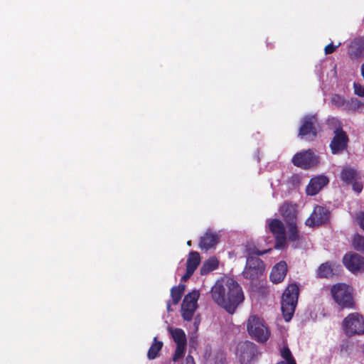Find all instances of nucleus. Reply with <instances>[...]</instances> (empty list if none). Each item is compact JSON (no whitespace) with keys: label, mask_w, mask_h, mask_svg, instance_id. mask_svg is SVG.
Listing matches in <instances>:
<instances>
[{"label":"nucleus","mask_w":364,"mask_h":364,"mask_svg":"<svg viewBox=\"0 0 364 364\" xmlns=\"http://www.w3.org/2000/svg\"><path fill=\"white\" fill-rule=\"evenodd\" d=\"M210 293L215 303L230 314L235 311L245 299L241 287L231 278L221 282H217L212 287Z\"/></svg>","instance_id":"obj_1"},{"label":"nucleus","mask_w":364,"mask_h":364,"mask_svg":"<svg viewBox=\"0 0 364 364\" xmlns=\"http://www.w3.org/2000/svg\"><path fill=\"white\" fill-rule=\"evenodd\" d=\"M269 251L270 250L260 251L249 249L247 250L248 256L246 260V265L242 272L244 278L253 281L263 274L265 270V264L261 259L254 255H263Z\"/></svg>","instance_id":"obj_2"},{"label":"nucleus","mask_w":364,"mask_h":364,"mask_svg":"<svg viewBox=\"0 0 364 364\" xmlns=\"http://www.w3.org/2000/svg\"><path fill=\"white\" fill-rule=\"evenodd\" d=\"M299 295V286L292 283L284 289L282 297V312L286 321H289L294 314Z\"/></svg>","instance_id":"obj_3"},{"label":"nucleus","mask_w":364,"mask_h":364,"mask_svg":"<svg viewBox=\"0 0 364 364\" xmlns=\"http://www.w3.org/2000/svg\"><path fill=\"white\" fill-rule=\"evenodd\" d=\"M331 294L341 309H355L356 308L352 290L348 285L342 283L333 285L331 288Z\"/></svg>","instance_id":"obj_4"},{"label":"nucleus","mask_w":364,"mask_h":364,"mask_svg":"<svg viewBox=\"0 0 364 364\" xmlns=\"http://www.w3.org/2000/svg\"><path fill=\"white\" fill-rule=\"evenodd\" d=\"M341 328L348 337L364 335V316L358 312L348 314L342 321Z\"/></svg>","instance_id":"obj_5"},{"label":"nucleus","mask_w":364,"mask_h":364,"mask_svg":"<svg viewBox=\"0 0 364 364\" xmlns=\"http://www.w3.org/2000/svg\"><path fill=\"white\" fill-rule=\"evenodd\" d=\"M319 129V122L316 115H306L301 120L298 136L301 139L311 141L316 138Z\"/></svg>","instance_id":"obj_6"},{"label":"nucleus","mask_w":364,"mask_h":364,"mask_svg":"<svg viewBox=\"0 0 364 364\" xmlns=\"http://www.w3.org/2000/svg\"><path fill=\"white\" fill-rule=\"evenodd\" d=\"M247 329L250 336L255 340L264 343L269 337L270 333L264 325L263 320L252 315L247 321Z\"/></svg>","instance_id":"obj_7"},{"label":"nucleus","mask_w":364,"mask_h":364,"mask_svg":"<svg viewBox=\"0 0 364 364\" xmlns=\"http://www.w3.org/2000/svg\"><path fill=\"white\" fill-rule=\"evenodd\" d=\"M292 164L302 169H310L318 164V156L311 149L296 153L291 159Z\"/></svg>","instance_id":"obj_8"},{"label":"nucleus","mask_w":364,"mask_h":364,"mask_svg":"<svg viewBox=\"0 0 364 364\" xmlns=\"http://www.w3.org/2000/svg\"><path fill=\"white\" fill-rule=\"evenodd\" d=\"M237 355L241 364H250L258 355L257 346L248 341L240 342L237 347Z\"/></svg>","instance_id":"obj_9"},{"label":"nucleus","mask_w":364,"mask_h":364,"mask_svg":"<svg viewBox=\"0 0 364 364\" xmlns=\"http://www.w3.org/2000/svg\"><path fill=\"white\" fill-rule=\"evenodd\" d=\"M200 294L194 290L184 296L181 304V316L185 321H191L198 308L197 301Z\"/></svg>","instance_id":"obj_10"},{"label":"nucleus","mask_w":364,"mask_h":364,"mask_svg":"<svg viewBox=\"0 0 364 364\" xmlns=\"http://www.w3.org/2000/svg\"><path fill=\"white\" fill-rule=\"evenodd\" d=\"M268 228L275 239L276 249L283 248L286 245L287 236L283 223L279 219H269L267 220Z\"/></svg>","instance_id":"obj_11"},{"label":"nucleus","mask_w":364,"mask_h":364,"mask_svg":"<svg viewBox=\"0 0 364 364\" xmlns=\"http://www.w3.org/2000/svg\"><path fill=\"white\" fill-rule=\"evenodd\" d=\"M330 217L331 213L328 208L321 205H316L306 220L305 224L311 228L320 226L328 223Z\"/></svg>","instance_id":"obj_12"},{"label":"nucleus","mask_w":364,"mask_h":364,"mask_svg":"<svg viewBox=\"0 0 364 364\" xmlns=\"http://www.w3.org/2000/svg\"><path fill=\"white\" fill-rule=\"evenodd\" d=\"M349 141L346 132L341 128H336L334 130V136L333 137L330 148L333 154H337L345 151L348 147Z\"/></svg>","instance_id":"obj_13"},{"label":"nucleus","mask_w":364,"mask_h":364,"mask_svg":"<svg viewBox=\"0 0 364 364\" xmlns=\"http://www.w3.org/2000/svg\"><path fill=\"white\" fill-rule=\"evenodd\" d=\"M344 266L351 272L364 271V257L355 252H349L343 258Z\"/></svg>","instance_id":"obj_14"},{"label":"nucleus","mask_w":364,"mask_h":364,"mask_svg":"<svg viewBox=\"0 0 364 364\" xmlns=\"http://www.w3.org/2000/svg\"><path fill=\"white\" fill-rule=\"evenodd\" d=\"M331 102L332 105L337 107H343L346 110L352 111L358 109L361 105V102L356 98L346 100L343 96L338 94H333L331 98Z\"/></svg>","instance_id":"obj_15"},{"label":"nucleus","mask_w":364,"mask_h":364,"mask_svg":"<svg viewBox=\"0 0 364 364\" xmlns=\"http://www.w3.org/2000/svg\"><path fill=\"white\" fill-rule=\"evenodd\" d=\"M329 182L326 176H318L312 178L306 188V194L309 196L316 195Z\"/></svg>","instance_id":"obj_16"},{"label":"nucleus","mask_w":364,"mask_h":364,"mask_svg":"<svg viewBox=\"0 0 364 364\" xmlns=\"http://www.w3.org/2000/svg\"><path fill=\"white\" fill-rule=\"evenodd\" d=\"M348 53L351 59L358 60L364 55V38H354L348 48Z\"/></svg>","instance_id":"obj_17"},{"label":"nucleus","mask_w":364,"mask_h":364,"mask_svg":"<svg viewBox=\"0 0 364 364\" xmlns=\"http://www.w3.org/2000/svg\"><path fill=\"white\" fill-rule=\"evenodd\" d=\"M287 273V264L286 262L280 261L272 267L269 275L270 280L274 284L280 283L284 280Z\"/></svg>","instance_id":"obj_18"},{"label":"nucleus","mask_w":364,"mask_h":364,"mask_svg":"<svg viewBox=\"0 0 364 364\" xmlns=\"http://www.w3.org/2000/svg\"><path fill=\"white\" fill-rule=\"evenodd\" d=\"M279 212L287 223L296 222V205L284 202L280 207Z\"/></svg>","instance_id":"obj_19"},{"label":"nucleus","mask_w":364,"mask_h":364,"mask_svg":"<svg viewBox=\"0 0 364 364\" xmlns=\"http://www.w3.org/2000/svg\"><path fill=\"white\" fill-rule=\"evenodd\" d=\"M219 242V236L217 233L208 230L200 237L199 247L202 250H208L215 247Z\"/></svg>","instance_id":"obj_20"},{"label":"nucleus","mask_w":364,"mask_h":364,"mask_svg":"<svg viewBox=\"0 0 364 364\" xmlns=\"http://www.w3.org/2000/svg\"><path fill=\"white\" fill-rule=\"evenodd\" d=\"M358 173L355 169L345 167L341 172V178L347 185L352 183L357 179Z\"/></svg>","instance_id":"obj_21"},{"label":"nucleus","mask_w":364,"mask_h":364,"mask_svg":"<svg viewBox=\"0 0 364 364\" xmlns=\"http://www.w3.org/2000/svg\"><path fill=\"white\" fill-rule=\"evenodd\" d=\"M200 263V256L198 252L191 251L186 261V269L194 272Z\"/></svg>","instance_id":"obj_22"},{"label":"nucleus","mask_w":364,"mask_h":364,"mask_svg":"<svg viewBox=\"0 0 364 364\" xmlns=\"http://www.w3.org/2000/svg\"><path fill=\"white\" fill-rule=\"evenodd\" d=\"M316 275L318 278L328 279L334 275L333 270L332 268L331 263L329 262L321 264L317 271Z\"/></svg>","instance_id":"obj_23"},{"label":"nucleus","mask_w":364,"mask_h":364,"mask_svg":"<svg viewBox=\"0 0 364 364\" xmlns=\"http://www.w3.org/2000/svg\"><path fill=\"white\" fill-rule=\"evenodd\" d=\"M218 267V261L215 257H210L205 261L200 267L201 275H205L209 272L216 269Z\"/></svg>","instance_id":"obj_24"},{"label":"nucleus","mask_w":364,"mask_h":364,"mask_svg":"<svg viewBox=\"0 0 364 364\" xmlns=\"http://www.w3.org/2000/svg\"><path fill=\"white\" fill-rule=\"evenodd\" d=\"M186 286L183 284H180L178 286H174L171 289V296L172 304L176 305L181 301L182 296L185 291Z\"/></svg>","instance_id":"obj_25"},{"label":"nucleus","mask_w":364,"mask_h":364,"mask_svg":"<svg viewBox=\"0 0 364 364\" xmlns=\"http://www.w3.org/2000/svg\"><path fill=\"white\" fill-rule=\"evenodd\" d=\"M163 342L158 341L157 337H154L152 344L151 345L148 353H147V357L149 360H154L155 359L158 355L160 350H161L163 347Z\"/></svg>","instance_id":"obj_26"},{"label":"nucleus","mask_w":364,"mask_h":364,"mask_svg":"<svg viewBox=\"0 0 364 364\" xmlns=\"http://www.w3.org/2000/svg\"><path fill=\"white\" fill-rule=\"evenodd\" d=\"M174 342L178 344H187V338L184 331L181 328H174L170 331Z\"/></svg>","instance_id":"obj_27"},{"label":"nucleus","mask_w":364,"mask_h":364,"mask_svg":"<svg viewBox=\"0 0 364 364\" xmlns=\"http://www.w3.org/2000/svg\"><path fill=\"white\" fill-rule=\"evenodd\" d=\"M288 225V239L289 241L295 242H298L300 238L296 222L287 223Z\"/></svg>","instance_id":"obj_28"},{"label":"nucleus","mask_w":364,"mask_h":364,"mask_svg":"<svg viewBox=\"0 0 364 364\" xmlns=\"http://www.w3.org/2000/svg\"><path fill=\"white\" fill-rule=\"evenodd\" d=\"M352 245L356 251L364 254V236L355 234L352 239Z\"/></svg>","instance_id":"obj_29"},{"label":"nucleus","mask_w":364,"mask_h":364,"mask_svg":"<svg viewBox=\"0 0 364 364\" xmlns=\"http://www.w3.org/2000/svg\"><path fill=\"white\" fill-rule=\"evenodd\" d=\"M280 354H281L282 358L284 359L283 361L296 362L289 348L287 346H283V348L280 350Z\"/></svg>","instance_id":"obj_30"},{"label":"nucleus","mask_w":364,"mask_h":364,"mask_svg":"<svg viewBox=\"0 0 364 364\" xmlns=\"http://www.w3.org/2000/svg\"><path fill=\"white\" fill-rule=\"evenodd\" d=\"M186 348V344L176 345V350H175V352H174V354L173 356V361L176 362L183 356Z\"/></svg>","instance_id":"obj_31"},{"label":"nucleus","mask_w":364,"mask_h":364,"mask_svg":"<svg viewBox=\"0 0 364 364\" xmlns=\"http://www.w3.org/2000/svg\"><path fill=\"white\" fill-rule=\"evenodd\" d=\"M353 220L364 232V211L356 213L353 216Z\"/></svg>","instance_id":"obj_32"},{"label":"nucleus","mask_w":364,"mask_h":364,"mask_svg":"<svg viewBox=\"0 0 364 364\" xmlns=\"http://www.w3.org/2000/svg\"><path fill=\"white\" fill-rule=\"evenodd\" d=\"M354 93L359 97H364V86L360 83H353Z\"/></svg>","instance_id":"obj_33"},{"label":"nucleus","mask_w":364,"mask_h":364,"mask_svg":"<svg viewBox=\"0 0 364 364\" xmlns=\"http://www.w3.org/2000/svg\"><path fill=\"white\" fill-rule=\"evenodd\" d=\"M340 46L341 43H339L337 46H334L332 43L328 44L324 48L325 54L328 55L334 53Z\"/></svg>","instance_id":"obj_34"},{"label":"nucleus","mask_w":364,"mask_h":364,"mask_svg":"<svg viewBox=\"0 0 364 364\" xmlns=\"http://www.w3.org/2000/svg\"><path fill=\"white\" fill-rule=\"evenodd\" d=\"M350 347V343L348 340H344L340 345V351L341 353H348Z\"/></svg>","instance_id":"obj_35"},{"label":"nucleus","mask_w":364,"mask_h":364,"mask_svg":"<svg viewBox=\"0 0 364 364\" xmlns=\"http://www.w3.org/2000/svg\"><path fill=\"white\" fill-rule=\"evenodd\" d=\"M350 184L352 185L353 190L355 192L360 193L362 191L363 188L362 183L358 182L355 180Z\"/></svg>","instance_id":"obj_36"},{"label":"nucleus","mask_w":364,"mask_h":364,"mask_svg":"<svg viewBox=\"0 0 364 364\" xmlns=\"http://www.w3.org/2000/svg\"><path fill=\"white\" fill-rule=\"evenodd\" d=\"M215 364H226V358L223 353H219L216 355Z\"/></svg>","instance_id":"obj_37"},{"label":"nucleus","mask_w":364,"mask_h":364,"mask_svg":"<svg viewBox=\"0 0 364 364\" xmlns=\"http://www.w3.org/2000/svg\"><path fill=\"white\" fill-rule=\"evenodd\" d=\"M194 272L190 271L189 269L186 270V273L181 277L182 282H186L193 274Z\"/></svg>","instance_id":"obj_38"},{"label":"nucleus","mask_w":364,"mask_h":364,"mask_svg":"<svg viewBox=\"0 0 364 364\" xmlns=\"http://www.w3.org/2000/svg\"><path fill=\"white\" fill-rule=\"evenodd\" d=\"M185 364H195L194 359H193V356L188 355L186 358Z\"/></svg>","instance_id":"obj_39"},{"label":"nucleus","mask_w":364,"mask_h":364,"mask_svg":"<svg viewBox=\"0 0 364 364\" xmlns=\"http://www.w3.org/2000/svg\"><path fill=\"white\" fill-rule=\"evenodd\" d=\"M200 322V318L196 317L194 319V322H193V325H194L196 331L198 330V325H199Z\"/></svg>","instance_id":"obj_40"},{"label":"nucleus","mask_w":364,"mask_h":364,"mask_svg":"<svg viewBox=\"0 0 364 364\" xmlns=\"http://www.w3.org/2000/svg\"><path fill=\"white\" fill-rule=\"evenodd\" d=\"M171 304H172V301H171L169 300V301H167V304H166V309H167V311H168V312L172 311V309H171Z\"/></svg>","instance_id":"obj_41"},{"label":"nucleus","mask_w":364,"mask_h":364,"mask_svg":"<svg viewBox=\"0 0 364 364\" xmlns=\"http://www.w3.org/2000/svg\"><path fill=\"white\" fill-rule=\"evenodd\" d=\"M276 364H296V362H286V361H279Z\"/></svg>","instance_id":"obj_42"},{"label":"nucleus","mask_w":364,"mask_h":364,"mask_svg":"<svg viewBox=\"0 0 364 364\" xmlns=\"http://www.w3.org/2000/svg\"><path fill=\"white\" fill-rule=\"evenodd\" d=\"M361 75L364 79V63L361 65Z\"/></svg>","instance_id":"obj_43"},{"label":"nucleus","mask_w":364,"mask_h":364,"mask_svg":"<svg viewBox=\"0 0 364 364\" xmlns=\"http://www.w3.org/2000/svg\"><path fill=\"white\" fill-rule=\"evenodd\" d=\"M187 245H188V246H189V247H191V240H188V241L187 242Z\"/></svg>","instance_id":"obj_44"}]
</instances>
